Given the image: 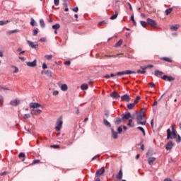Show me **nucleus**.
I'll return each mask as SVG.
<instances>
[{
    "label": "nucleus",
    "mask_w": 181,
    "mask_h": 181,
    "mask_svg": "<svg viewBox=\"0 0 181 181\" xmlns=\"http://www.w3.org/2000/svg\"><path fill=\"white\" fill-rule=\"evenodd\" d=\"M141 151H145V146H144V144L141 145Z\"/></svg>",
    "instance_id": "e2e57ef3"
},
{
    "label": "nucleus",
    "mask_w": 181,
    "mask_h": 181,
    "mask_svg": "<svg viewBox=\"0 0 181 181\" xmlns=\"http://www.w3.org/2000/svg\"><path fill=\"white\" fill-rule=\"evenodd\" d=\"M81 88L82 89V90H88V85H87V84H82L81 86Z\"/></svg>",
    "instance_id": "bb28decb"
},
{
    "label": "nucleus",
    "mask_w": 181,
    "mask_h": 181,
    "mask_svg": "<svg viewBox=\"0 0 181 181\" xmlns=\"http://www.w3.org/2000/svg\"><path fill=\"white\" fill-rule=\"evenodd\" d=\"M11 105H12L13 107H16L17 105H19V104H21V102L16 99L11 100L10 102Z\"/></svg>",
    "instance_id": "ddd939ff"
},
{
    "label": "nucleus",
    "mask_w": 181,
    "mask_h": 181,
    "mask_svg": "<svg viewBox=\"0 0 181 181\" xmlns=\"http://www.w3.org/2000/svg\"><path fill=\"white\" fill-rule=\"evenodd\" d=\"M18 59L20 60H22V62H25V60H26V58L23 57H19Z\"/></svg>",
    "instance_id": "052dcab7"
},
{
    "label": "nucleus",
    "mask_w": 181,
    "mask_h": 181,
    "mask_svg": "<svg viewBox=\"0 0 181 181\" xmlns=\"http://www.w3.org/2000/svg\"><path fill=\"white\" fill-rule=\"evenodd\" d=\"M103 25H107V22L103 21L98 23V26H103Z\"/></svg>",
    "instance_id": "ea45409f"
},
{
    "label": "nucleus",
    "mask_w": 181,
    "mask_h": 181,
    "mask_svg": "<svg viewBox=\"0 0 181 181\" xmlns=\"http://www.w3.org/2000/svg\"><path fill=\"white\" fill-rule=\"evenodd\" d=\"M54 4L55 6H59L60 4V0H54Z\"/></svg>",
    "instance_id": "e433bc0d"
},
{
    "label": "nucleus",
    "mask_w": 181,
    "mask_h": 181,
    "mask_svg": "<svg viewBox=\"0 0 181 181\" xmlns=\"http://www.w3.org/2000/svg\"><path fill=\"white\" fill-rule=\"evenodd\" d=\"M147 23H148V25L151 26V28H156V21H155L154 20H152L151 18H148L147 19Z\"/></svg>",
    "instance_id": "423d86ee"
},
{
    "label": "nucleus",
    "mask_w": 181,
    "mask_h": 181,
    "mask_svg": "<svg viewBox=\"0 0 181 181\" xmlns=\"http://www.w3.org/2000/svg\"><path fill=\"white\" fill-rule=\"evenodd\" d=\"M177 138L176 141L179 144L180 142H181V137L180 135H177Z\"/></svg>",
    "instance_id": "8fccbe9b"
},
{
    "label": "nucleus",
    "mask_w": 181,
    "mask_h": 181,
    "mask_svg": "<svg viewBox=\"0 0 181 181\" xmlns=\"http://www.w3.org/2000/svg\"><path fill=\"white\" fill-rule=\"evenodd\" d=\"M131 21H132L134 25L136 26V22L135 21V19L134 18V16H131Z\"/></svg>",
    "instance_id": "c03bdc74"
},
{
    "label": "nucleus",
    "mask_w": 181,
    "mask_h": 181,
    "mask_svg": "<svg viewBox=\"0 0 181 181\" xmlns=\"http://www.w3.org/2000/svg\"><path fill=\"white\" fill-rule=\"evenodd\" d=\"M28 45H29L30 47L32 49H37L39 47V45L35 44V42L32 41H27Z\"/></svg>",
    "instance_id": "0eeeda50"
},
{
    "label": "nucleus",
    "mask_w": 181,
    "mask_h": 181,
    "mask_svg": "<svg viewBox=\"0 0 181 181\" xmlns=\"http://www.w3.org/2000/svg\"><path fill=\"white\" fill-rule=\"evenodd\" d=\"M161 78L162 80H164V81H175V77L173 76H168L166 75H163Z\"/></svg>",
    "instance_id": "39448f33"
},
{
    "label": "nucleus",
    "mask_w": 181,
    "mask_h": 181,
    "mask_svg": "<svg viewBox=\"0 0 181 181\" xmlns=\"http://www.w3.org/2000/svg\"><path fill=\"white\" fill-rule=\"evenodd\" d=\"M40 163V160H34L33 161V163L34 164V165H36V163Z\"/></svg>",
    "instance_id": "864d4df0"
},
{
    "label": "nucleus",
    "mask_w": 181,
    "mask_h": 181,
    "mask_svg": "<svg viewBox=\"0 0 181 181\" xmlns=\"http://www.w3.org/2000/svg\"><path fill=\"white\" fill-rule=\"evenodd\" d=\"M134 107H135V103H130L127 105L128 110H134Z\"/></svg>",
    "instance_id": "393cba45"
},
{
    "label": "nucleus",
    "mask_w": 181,
    "mask_h": 181,
    "mask_svg": "<svg viewBox=\"0 0 181 181\" xmlns=\"http://www.w3.org/2000/svg\"><path fill=\"white\" fill-rule=\"evenodd\" d=\"M27 66H28V67H36V66H37V62L36 61V59H35L33 62H26Z\"/></svg>",
    "instance_id": "9b49d317"
},
{
    "label": "nucleus",
    "mask_w": 181,
    "mask_h": 181,
    "mask_svg": "<svg viewBox=\"0 0 181 181\" xmlns=\"http://www.w3.org/2000/svg\"><path fill=\"white\" fill-rule=\"evenodd\" d=\"M146 73V71H145V70H142V71L138 70L137 71V74H145Z\"/></svg>",
    "instance_id": "4c0bfd02"
},
{
    "label": "nucleus",
    "mask_w": 181,
    "mask_h": 181,
    "mask_svg": "<svg viewBox=\"0 0 181 181\" xmlns=\"http://www.w3.org/2000/svg\"><path fill=\"white\" fill-rule=\"evenodd\" d=\"M117 179L118 180H121L122 179V169H120L118 174L116 175Z\"/></svg>",
    "instance_id": "a211bd4d"
},
{
    "label": "nucleus",
    "mask_w": 181,
    "mask_h": 181,
    "mask_svg": "<svg viewBox=\"0 0 181 181\" xmlns=\"http://www.w3.org/2000/svg\"><path fill=\"white\" fill-rule=\"evenodd\" d=\"M39 31H37V29H35L33 30V36H36V35H37Z\"/></svg>",
    "instance_id": "a19ab883"
},
{
    "label": "nucleus",
    "mask_w": 181,
    "mask_h": 181,
    "mask_svg": "<svg viewBox=\"0 0 181 181\" xmlns=\"http://www.w3.org/2000/svg\"><path fill=\"white\" fill-rule=\"evenodd\" d=\"M42 105L38 103H30V108H40Z\"/></svg>",
    "instance_id": "9d476101"
},
{
    "label": "nucleus",
    "mask_w": 181,
    "mask_h": 181,
    "mask_svg": "<svg viewBox=\"0 0 181 181\" xmlns=\"http://www.w3.org/2000/svg\"><path fill=\"white\" fill-rule=\"evenodd\" d=\"M6 90H9L8 88H4L0 86V91H6Z\"/></svg>",
    "instance_id": "79ce46f5"
},
{
    "label": "nucleus",
    "mask_w": 181,
    "mask_h": 181,
    "mask_svg": "<svg viewBox=\"0 0 181 181\" xmlns=\"http://www.w3.org/2000/svg\"><path fill=\"white\" fill-rule=\"evenodd\" d=\"M7 23H9V21H0V26H4V25H7Z\"/></svg>",
    "instance_id": "c756f323"
},
{
    "label": "nucleus",
    "mask_w": 181,
    "mask_h": 181,
    "mask_svg": "<svg viewBox=\"0 0 181 181\" xmlns=\"http://www.w3.org/2000/svg\"><path fill=\"white\" fill-rule=\"evenodd\" d=\"M17 32H19V30H14L8 32L10 35H12V33H17Z\"/></svg>",
    "instance_id": "09e8293b"
},
{
    "label": "nucleus",
    "mask_w": 181,
    "mask_h": 181,
    "mask_svg": "<svg viewBox=\"0 0 181 181\" xmlns=\"http://www.w3.org/2000/svg\"><path fill=\"white\" fill-rule=\"evenodd\" d=\"M25 155L24 153H20L19 155H18V158H23V159L22 160V161L23 162V160H25Z\"/></svg>",
    "instance_id": "473e14b6"
},
{
    "label": "nucleus",
    "mask_w": 181,
    "mask_h": 181,
    "mask_svg": "<svg viewBox=\"0 0 181 181\" xmlns=\"http://www.w3.org/2000/svg\"><path fill=\"white\" fill-rule=\"evenodd\" d=\"M23 118H24V119H28V118H30V114H25V115H24Z\"/></svg>",
    "instance_id": "a18cd8bd"
},
{
    "label": "nucleus",
    "mask_w": 181,
    "mask_h": 181,
    "mask_svg": "<svg viewBox=\"0 0 181 181\" xmlns=\"http://www.w3.org/2000/svg\"><path fill=\"white\" fill-rule=\"evenodd\" d=\"M120 54H117V55H105V57H117V56H119Z\"/></svg>",
    "instance_id": "3c124183"
},
{
    "label": "nucleus",
    "mask_w": 181,
    "mask_h": 181,
    "mask_svg": "<svg viewBox=\"0 0 181 181\" xmlns=\"http://www.w3.org/2000/svg\"><path fill=\"white\" fill-rule=\"evenodd\" d=\"M35 23H36V22L35 21V19H33V18H32L31 21H30L31 26H35Z\"/></svg>",
    "instance_id": "58836bf2"
},
{
    "label": "nucleus",
    "mask_w": 181,
    "mask_h": 181,
    "mask_svg": "<svg viewBox=\"0 0 181 181\" xmlns=\"http://www.w3.org/2000/svg\"><path fill=\"white\" fill-rule=\"evenodd\" d=\"M52 29L54 30H57V29H60V24H55L52 25Z\"/></svg>",
    "instance_id": "cd10ccee"
},
{
    "label": "nucleus",
    "mask_w": 181,
    "mask_h": 181,
    "mask_svg": "<svg viewBox=\"0 0 181 181\" xmlns=\"http://www.w3.org/2000/svg\"><path fill=\"white\" fill-rule=\"evenodd\" d=\"M31 114L32 115H40L42 114V110H31Z\"/></svg>",
    "instance_id": "f8f14e48"
},
{
    "label": "nucleus",
    "mask_w": 181,
    "mask_h": 181,
    "mask_svg": "<svg viewBox=\"0 0 181 181\" xmlns=\"http://www.w3.org/2000/svg\"><path fill=\"white\" fill-rule=\"evenodd\" d=\"M180 25H179V24H176L175 25H172L170 27V30L174 31V32H176V30H177V29H179Z\"/></svg>",
    "instance_id": "6ab92c4d"
},
{
    "label": "nucleus",
    "mask_w": 181,
    "mask_h": 181,
    "mask_svg": "<svg viewBox=\"0 0 181 181\" xmlns=\"http://www.w3.org/2000/svg\"><path fill=\"white\" fill-rule=\"evenodd\" d=\"M136 72L131 70H126L123 71H119L117 73V76H124V74H136Z\"/></svg>",
    "instance_id": "20e7f679"
},
{
    "label": "nucleus",
    "mask_w": 181,
    "mask_h": 181,
    "mask_svg": "<svg viewBox=\"0 0 181 181\" xmlns=\"http://www.w3.org/2000/svg\"><path fill=\"white\" fill-rule=\"evenodd\" d=\"M40 25L41 28H45V21H43V19L40 20Z\"/></svg>",
    "instance_id": "72a5a7b5"
},
{
    "label": "nucleus",
    "mask_w": 181,
    "mask_h": 181,
    "mask_svg": "<svg viewBox=\"0 0 181 181\" xmlns=\"http://www.w3.org/2000/svg\"><path fill=\"white\" fill-rule=\"evenodd\" d=\"M51 148H54V149H59V148H60V146H59V145H52Z\"/></svg>",
    "instance_id": "de8ad7c7"
},
{
    "label": "nucleus",
    "mask_w": 181,
    "mask_h": 181,
    "mask_svg": "<svg viewBox=\"0 0 181 181\" xmlns=\"http://www.w3.org/2000/svg\"><path fill=\"white\" fill-rule=\"evenodd\" d=\"M173 11V8H168V9H166V10H165V15H166L167 16H169V15H170V13H172Z\"/></svg>",
    "instance_id": "5701e85b"
},
{
    "label": "nucleus",
    "mask_w": 181,
    "mask_h": 181,
    "mask_svg": "<svg viewBox=\"0 0 181 181\" xmlns=\"http://www.w3.org/2000/svg\"><path fill=\"white\" fill-rule=\"evenodd\" d=\"M150 87H151V88H153V87H155V83L150 82L149 83Z\"/></svg>",
    "instance_id": "5fc2aeb1"
},
{
    "label": "nucleus",
    "mask_w": 181,
    "mask_h": 181,
    "mask_svg": "<svg viewBox=\"0 0 181 181\" xmlns=\"http://www.w3.org/2000/svg\"><path fill=\"white\" fill-rule=\"evenodd\" d=\"M129 118H131V113H129V112H126V113L123 115L122 119V121H125V119H129Z\"/></svg>",
    "instance_id": "2eb2a0df"
},
{
    "label": "nucleus",
    "mask_w": 181,
    "mask_h": 181,
    "mask_svg": "<svg viewBox=\"0 0 181 181\" xmlns=\"http://www.w3.org/2000/svg\"><path fill=\"white\" fill-rule=\"evenodd\" d=\"M137 129H139V131H141V132L143 133L144 136H145L146 133H145V129H144V127H138Z\"/></svg>",
    "instance_id": "7c9ffc66"
},
{
    "label": "nucleus",
    "mask_w": 181,
    "mask_h": 181,
    "mask_svg": "<svg viewBox=\"0 0 181 181\" xmlns=\"http://www.w3.org/2000/svg\"><path fill=\"white\" fill-rule=\"evenodd\" d=\"M104 173H105V169L103 167L100 169L97 170L95 175L99 177L101 176V175H104Z\"/></svg>",
    "instance_id": "6e6552de"
},
{
    "label": "nucleus",
    "mask_w": 181,
    "mask_h": 181,
    "mask_svg": "<svg viewBox=\"0 0 181 181\" xmlns=\"http://www.w3.org/2000/svg\"><path fill=\"white\" fill-rule=\"evenodd\" d=\"M112 136L114 138V139H117V138H118V133L114 132V130H112Z\"/></svg>",
    "instance_id": "a878e982"
},
{
    "label": "nucleus",
    "mask_w": 181,
    "mask_h": 181,
    "mask_svg": "<svg viewBox=\"0 0 181 181\" xmlns=\"http://www.w3.org/2000/svg\"><path fill=\"white\" fill-rule=\"evenodd\" d=\"M164 181H172V180L169 179V178H167L165 179Z\"/></svg>",
    "instance_id": "774afa93"
},
{
    "label": "nucleus",
    "mask_w": 181,
    "mask_h": 181,
    "mask_svg": "<svg viewBox=\"0 0 181 181\" xmlns=\"http://www.w3.org/2000/svg\"><path fill=\"white\" fill-rule=\"evenodd\" d=\"M42 69H43L44 70H46V69H47V65L44 63V64H42Z\"/></svg>",
    "instance_id": "13d9d810"
},
{
    "label": "nucleus",
    "mask_w": 181,
    "mask_h": 181,
    "mask_svg": "<svg viewBox=\"0 0 181 181\" xmlns=\"http://www.w3.org/2000/svg\"><path fill=\"white\" fill-rule=\"evenodd\" d=\"M116 122H121V119L120 118H117V120H116Z\"/></svg>",
    "instance_id": "338daca9"
},
{
    "label": "nucleus",
    "mask_w": 181,
    "mask_h": 181,
    "mask_svg": "<svg viewBox=\"0 0 181 181\" xmlns=\"http://www.w3.org/2000/svg\"><path fill=\"white\" fill-rule=\"evenodd\" d=\"M155 76L156 77H160V78H162V77H163V72L160 71H155V73H154Z\"/></svg>",
    "instance_id": "dca6fc26"
},
{
    "label": "nucleus",
    "mask_w": 181,
    "mask_h": 181,
    "mask_svg": "<svg viewBox=\"0 0 181 181\" xmlns=\"http://www.w3.org/2000/svg\"><path fill=\"white\" fill-rule=\"evenodd\" d=\"M64 64H65V66H70L71 62H70V61H66L64 62Z\"/></svg>",
    "instance_id": "bf43d9fd"
},
{
    "label": "nucleus",
    "mask_w": 181,
    "mask_h": 181,
    "mask_svg": "<svg viewBox=\"0 0 181 181\" xmlns=\"http://www.w3.org/2000/svg\"><path fill=\"white\" fill-rule=\"evenodd\" d=\"M173 142L172 141H168V144L165 146V149H167V151H169L170 149H172L173 148Z\"/></svg>",
    "instance_id": "4468645a"
},
{
    "label": "nucleus",
    "mask_w": 181,
    "mask_h": 181,
    "mask_svg": "<svg viewBox=\"0 0 181 181\" xmlns=\"http://www.w3.org/2000/svg\"><path fill=\"white\" fill-rule=\"evenodd\" d=\"M138 125H146V117L145 114H140L136 117Z\"/></svg>",
    "instance_id": "f03ea898"
},
{
    "label": "nucleus",
    "mask_w": 181,
    "mask_h": 181,
    "mask_svg": "<svg viewBox=\"0 0 181 181\" xmlns=\"http://www.w3.org/2000/svg\"><path fill=\"white\" fill-rule=\"evenodd\" d=\"M117 18H118V12L116 11L115 13L110 17V19L111 21H114L117 19Z\"/></svg>",
    "instance_id": "b1692460"
},
{
    "label": "nucleus",
    "mask_w": 181,
    "mask_h": 181,
    "mask_svg": "<svg viewBox=\"0 0 181 181\" xmlns=\"http://www.w3.org/2000/svg\"><path fill=\"white\" fill-rule=\"evenodd\" d=\"M0 103H1V104L4 103V97L2 96H0Z\"/></svg>",
    "instance_id": "0e129e2a"
},
{
    "label": "nucleus",
    "mask_w": 181,
    "mask_h": 181,
    "mask_svg": "<svg viewBox=\"0 0 181 181\" xmlns=\"http://www.w3.org/2000/svg\"><path fill=\"white\" fill-rule=\"evenodd\" d=\"M140 100H141V97L137 96V97L136 98V100H134V103L138 104V101H139Z\"/></svg>",
    "instance_id": "37998d69"
},
{
    "label": "nucleus",
    "mask_w": 181,
    "mask_h": 181,
    "mask_svg": "<svg viewBox=\"0 0 181 181\" xmlns=\"http://www.w3.org/2000/svg\"><path fill=\"white\" fill-rule=\"evenodd\" d=\"M156 160V158L151 157L148 158V162L149 165H153V163Z\"/></svg>",
    "instance_id": "aec40b11"
},
{
    "label": "nucleus",
    "mask_w": 181,
    "mask_h": 181,
    "mask_svg": "<svg viewBox=\"0 0 181 181\" xmlns=\"http://www.w3.org/2000/svg\"><path fill=\"white\" fill-rule=\"evenodd\" d=\"M171 129H167V139H176L177 138V132L175 128V125L171 126Z\"/></svg>",
    "instance_id": "f257e3e1"
},
{
    "label": "nucleus",
    "mask_w": 181,
    "mask_h": 181,
    "mask_svg": "<svg viewBox=\"0 0 181 181\" xmlns=\"http://www.w3.org/2000/svg\"><path fill=\"white\" fill-rule=\"evenodd\" d=\"M45 57L47 59V60H52V59H53V55H45Z\"/></svg>",
    "instance_id": "c9c22d12"
},
{
    "label": "nucleus",
    "mask_w": 181,
    "mask_h": 181,
    "mask_svg": "<svg viewBox=\"0 0 181 181\" xmlns=\"http://www.w3.org/2000/svg\"><path fill=\"white\" fill-rule=\"evenodd\" d=\"M160 60H163L164 62H167L168 63H172V62H173L172 59L168 57L160 58Z\"/></svg>",
    "instance_id": "4be33fe9"
},
{
    "label": "nucleus",
    "mask_w": 181,
    "mask_h": 181,
    "mask_svg": "<svg viewBox=\"0 0 181 181\" xmlns=\"http://www.w3.org/2000/svg\"><path fill=\"white\" fill-rule=\"evenodd\" d=\"M72 11H74V12H78V7L74 8Z\"/></svg>",
    "instance_id": "680f3d73"
},
{
    "label": "nucleus",
    "mask_w": 181,
    "mask_h": 181,
    "mask_svg": "<svg viewBox=\"0 0 181 181\" xmlns=\"http://www.w3.org/2000/svg\"><path fill=\"white\" fill-rule=\"evenodd\" d=\"M63 126V120L62 119V117L59 118L56 123L55 129L56 131H60L62 129V127Z\"/></svg>",
    "instance_id": "7ed1b4c3"
},
{
    "label": "nucleus",
    "mask_w": 181,
    "mask_h": 181,
    "mask_svg": "<svg viewBox=\"0 0 181 181\" xmlns=\"http://www.w3.org/2000/svg\"><path fill=\"white\" fill-rule=\"evenodd\" d=\"M141 25L143 26V28H146L147 23L145 21H141Z\"/></svg>",
    "instance_id": "49530a36"
},
{
    "label": "nucleus",
    "mask_w": 181,
    "mask_h": 181,
    "mask_svg": "<svg viewBox=\"0 0 181 181\" xmlns=\"http://www.w3.org/2000/svg\"><path fill=\"white\" fill-rule=\"evenodd\" d=\"M128 127H135V124L132 123V119H129V122L127 124Z\"/></svg>",
    "instance_id": "2f4dec72"
},
{
    "label": "nucleus",
    "mask_w": 181,
    "mask_h": 181,
    "mask_svg": "<svg viewBox=\"0 0 181 181\" xmlns=\"http://www.w3.org/2000/svg\"><path fill=\"white\" fill-rule=\"evenodd\" d=\"M104 124L105 125H106V127H111V124H110V122L105 119H104Z\"/></svg>",
    "instance_id": "f704fd0d"
},
{
    "label": "nucleus",
    "mask_w": 181,
    "mask_h": 181,
    "mask_svg": "<svg viewBox=\"0 0 181 181\" xmlns=\"http://www.w3.org/2000/svg\"><path fill=\"white\" fill-rule=\"evenodd\" d=\"M68 88H69V87L67 86V84H62L61 86V90L62 91H67Z\"/></svg>",
    "instance_id": "412c9836"
},
{
    "label": "nucleus",
    "mask_w": 181,
    "mask_h": 181,
    "mask_svg": "<svg viewBox=\"0 0 181 181\" xmlns=\"http://www.w3.org/2000/svg\"><path fill=\"white\" fill-rule=\"evenodd\" d=\"M53 95H59V90H55L53 92Z\"/></svg>",
    "instance_id": "4d7b16f0"
},
{
    "label": "nucleus",
    "mask_w": 181,
    "mask_h": 181,
    "mask_svg": "<svg viewBox=\"0 0 181 181\" xmlns=\"http://www.w3.org/2000/svg\"><path fill=\"white\" fill-rule=\"evenodd\" d=\"M12 67L15 69V71H13V73H18L19 71V69H18V67L15 66H12Z\"/></svg>",
    "instance_id": "603ef678"
},
{
    "label": "nucleus",
    "mask_w": 181,
    "mask_h": 181,
    "mask_svg": "<svg viewBox=\"0 0 181 181\" xmlns=\"http://www.w3.org/2000/svg\"><path fill=\"white\" fill-rule=\"evenodd\" d=\"M110 96L112 97V98H119L120 95L118 94V93L114 91L110 94Z\"/></svg>",
    "instance_id": "f3484780"
},
{
    "label": "nucleus",
    "mask_w": 181,
    "mask_h": 181,
    "mask_svg": "<svg viewBox=\"0 0 181 181\" xmlns=\"http://www.w3.org/2000/svg\"><path fill=\"white\" fill-rule=\"evenodd\" d=\"M122 101H127V103H129L131 101V98L128 94H125L121 97Z\"/></svg>",
    "instance_id": "1a4fd4ad"
},
{
    "label": "nucleus",
    "mask_w": 181,
    "mask_h": 181,
    "mask_svg": "<svg viewBox=\"0 0 181 181\" xmlns=\"http://www.w3.org/2000/svg\"><path fill=\"white\" fill-rule=\"evenodd\" d=\"M117 131H118L119 134H121L122 132V127H118Z\"/></svg>",
    "instance_id": "6e6d98bb"
},
{
    "label": "nucleus",
    "mask_w": 181,
    "mask_h": 181,
    "mask_svg": "<svg viewBox=\"0 0 181 181\" xmlns=\"http://www.w3.org/2000/svg\"><path fill=\"white\" fill-rule=\"evenodd\" d=\"M40 42H46V39L45 38H40Z\"/></svg>",
    "instance_id": "69168bd1"
},
{
    "label": "nucleus",
    "mask_w": 181,
    "mask_h": 181,
    "mask_svg": "<svg viewBox=\"0 0 181 181\" xmlns=\"http://www.w3.org/2000/svg\"><path fill=\"white\" fill-rule=\"evenodd\" d=\"M122 45V39H120L116 44L115 47H119Z\"/></svg>",
    "instance_id": "c85d7f7f"
}]
</instances>
